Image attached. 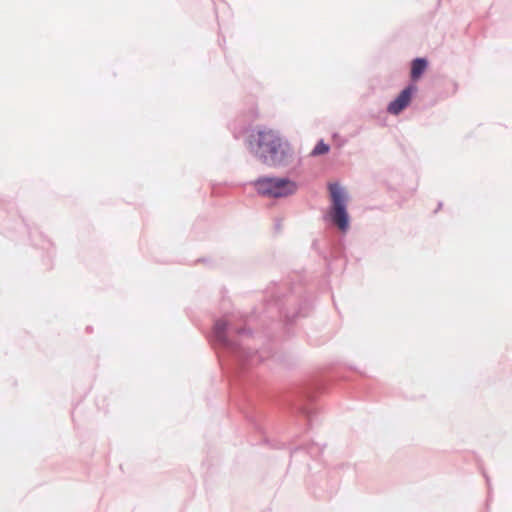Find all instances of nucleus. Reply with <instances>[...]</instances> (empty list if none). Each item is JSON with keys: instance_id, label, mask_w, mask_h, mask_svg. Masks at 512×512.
<instances>
[{"instance_id": "nucleus-1", "label": "nucleus", "mask_w": 512, "mask_h": 512, "mask_svg": "<svg viewBox=\"0 0 512 512\" xmlns=\"http://www.w3.org/2000/svg\"><path fill=\"white\" fill-rule=\"evenodd\" d=\"M288 145L273 130H261L257 133V156L268 165H278L287 156Z\"/></svg>"}, {"instance_id": "nucleus-7", "label": "nucleus", "mask_w": 512, "mask_h": 512, "mask_svg": "<svg viewBox=\"0 0 512 512\" xmlns=\"http://www.w3.org/2000/svg\"><path fill=\"white\" fill-rule=\"evenodd\" d=\"M226 329V323L225 321L223 320H220V321H217L216 324H215V330H216V333L219 337H221V334L225 331Z\"/></svg>"}, {"instance_id": "nucleus-4", "label": "nucleus", "mask_w": 512, "mask_h": 512, "mask_svg": "<svg viewBox=\"0 0 512 512\" xmlns=\"http://www.w3.org/2000/svg\"><path fill=\"white\" fill-rule=\"evenodd\" d=\"M414 90H415V88L412 86L405 88L398 95V97L389 104V106L387 108L388 112L391 114L397 115L402 110H404L409 105Z\"/></svg>"}, {"instance_id": "nucleus-6", "label": "nucleus", "mask_w": 512, "mask_h": 512, "mask_svg": "<svg viewBox=\"0 0 512 512\" xmlns=\"http://www.w3.org/2000/svg\"><path fill=\"white\" fill-rule=\"evenodd\" d=\"M329 145L323 140L319 141L311 152V156H320L329 152Z\"/></svg>"}, {"instance_id": "nucleus-2", "label": "nucleus", "mask_w": 512, "mask_h": 512, "mask_svg": "<svg viewBox=\"0 0 512 512\" xmlns=\"http://www.w3.org/2000/svg\"><path fill=\"white\" fill-rule=\"evenodd\" d=\"M331 197V208L329 215L333 223L342 232L349 228V216L346 210L347 195L345 191L336 183L329 184Z\"/></svg>"}, {"instance_id": "nucleus-5", "label": "nucleus", "mask_w": 512, "mask_h": 512, "mask_svg": "<svg viewBox=\"0 0 512 512\" xmlns=\"http://www.w3.org/2000/svg\"><path fill=\"white\" fill-rule=\"evenodd\" d=\"M427 62L425 59L417 58L412 62L411 78L417 80L425 71Z\"/></svg>"}, {"instance_id": "nucleus-3", "label": "nucleus", "mask_w": 512, "mask_h": 512, "mask_svg": "<svg viewBox=\"0 0 512 512\" xmlns=\"http://www.w3.org/2000/svg\"><path fill=\"white\" fill-rule=\"evenodd\" d=\"M261 195L273 198L287 197L297 191V184L286 178H261L255 182Z\"/></svg>"}]
</instances>
